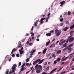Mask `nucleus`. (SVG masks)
<instances>
[{
	"label": "nucleus",
	"instance_id": "f257e3e1",
	"mask_svg": "<svg viewBox=\"0 0 74 74\" xmlns=\"http://www.w3.org/2000/svg\"><path fill=\"white\" fill-rule=\"evenodd\" d=\"M35 68L36 71V73H40L42 70V66L41 65H38V64H37Z\"/></svg>",
	"mask_w": 74,
	"mask_h": 74
},
{
	"label": "nucleus",
	"instance_id": "f03ea898",
	"mask_svg": "<svg viewBox=\"0 0 74 74\" xmlns=\"http://www.w3.org/2000/svg\"><path fill=\"white\" fill-rule=\"evenodd\" d=\"M74 45L73 43H72L71 44L69 45L68 47L67 46L66 48H65L63 50V51H65L66 49H68L69 50H71L73 49V48H71Z\"/></svg>",
	"mask_w": 74,
	"mask_h": 74
},
{
	"label": "nucleus",
	"instance_id": "7ed1b4c3",
	"mask_svg": "<svg viewBox=\"0 0 74 74\" xmlns=\"http://www.w3.org/2000/svg\"><path fill=\"white\" fill-rule=\"evenodd\" d=\"M45 18H41V19H40V21H39V19H38L37 21H36V23H35V26H36V27L37 26V23H38V22H40V23H41V24H42V23H43V22H43V21H44V20H45Z\"/></svg>",
	"mask_w": 74,
	"mask_h": 74
},
{
	"label": "nucleus",
	"instance_id": "20e7f679",
	"mask_svg": "<svg viewBox=\"0 0 74 74\" xmlns=\"http://www.w3.org/2000/svg\"><path fill=\"white\" fill-rule=\"evenodd\" d=\"M61 33L62 32L61 31H59L58 29L55 30V34L56 36H60Z\"/></svg>",
	"mask_w": 74,
	"mask_h": 74
},
{
	"label": "nucleus",
	"instance_id": "39448f33",
	"mask_svg": "<svg viewBox=\"0 0 74 74\" xmlns=\"http://www.w3.org/2000/svg\"><path fill=\"white\" fill-rule=\"evenodd\" d=\"M66 41V40H64V39H61L59 43V45H63V43H64V42Z\"/></svg>",
	"mask_w": 74,
	"mask_h": 74
},
{
	"label": "nucleus",
	"instance_id": "423d86ee",
	"mask_svg": "<svg viewBox=\"0 0 74 74\" xmlns=\"http://www.w3.org/2000/svg\"><path fill=\"white\" fill-rule=\"evenodd\" d=\"M36 61L37 63L39 62L38 63L39 64H41V63H42V62L44 61V59H42L41 60V59H38L36 60Z\"/></svg>",
	"mask_w": 74,
	"mask_h": 74
},
{
	"label": "nucleus",
	"instance_id": "0eeeda50",
	"mask_svg": "<svg viewBox=\"0 0 74 74\" xmlns=\"http://www.w3.org/2000/svg\"><path fill=\"white\" fill-rule=\"evenodd\" d=\"M69 38V41L70 42H73V41L74 40V38L73 37H72Z\"/></svg>",
	"mask_w": 74,
	"mask_h": 74
},
{
	"label": "nucleus",
	"instance_id": "6e6552de",
	"mask_svg": "<svg viewBox=\"0 0 74 74\" xmlns=\"http://www.w3.org/2000/svg\"><path fill=\"white\" fill-rule=\"evenodd\" d=\"M57 68H56L54 69H53V70H52L50 73H47V74H51L52 73H53L54 71H56V70H57Z\"/></svg>",
	"mask_w": 74,
	"mask_h": 74
},
{
	"label": "nucleus",
	"instance_id": "1a4fd4ad",
	"mask_svg": "<svg viewBox=\"0 0 74 74\" xmlns=\"http://www.w3.org/2000/svg\"><path fill=\"white\" fill-rule=\"evenodd\" d=\"M69 29V27H65L63 29V30L64 32H66Z\"/></svg>",
	"mask_w": 74,
	"mask_h": 74
},
{
	"label": "nucleus",
	"instance_id": "9d476101",
	"mask_svg": "<svg viewBox=\"0 0 74 74\" xmlns=\"http://www.w3.org/2000/svg\"><path fill=\"white\" fill-rule=\"evenodd\" d=\"M65 3V1H63L61 2H60V4L61 5H60V6L61 7L64 4V3Z\"/></svg>",
	"mask_w": 74,
	"mask_h": 74
},
{
	"label": "nucleus",
	"instance_id": "9b49d317",
	"mask_svg": "<svg viewBox=\"0 0 74 74\" xmlns=\"http://www.w3.org/2000/svg\"><path fill=\"white\" fill-rule=\"evenodd\" d=\"M8 72H9V70L8 69L6 71L5 74H11L12 73V72H10V73H8Z\"/></svg>",
	"mask_w": 74,
	"mask_h": 74
},
{
	"label": "nucleus",
	"instance_id": "f8f14e48",
	"mask_svg": "<svg viewBox=\"0 0 74 74\" xmlns=\"http://www.w3.org/2000/svg\"><path fill=\"white\" fill-rule=\"evenodd\" d=\"M65 58V56H64L63 58H62L61 60H62V61H64L65 60H66V59H67V57H66L64 58Z\"/></svg>",
	"mask_w": 74,
	"mask_h": 74
},
{
	"label": "nucleus",
	"instance_id": "ddd939ff",
	"mask_svg": "<svg viewBox=\"0 0 74 74\" xmlns=\"http://www.w3.org/2000/svg\"><path fill=\"white\" fill-rule=\"evenodd\" d=\"M17 66L16 65V64H15L12 66V69H15V68Z\"/></svg>",
	"mask_w": 74,
	"mask_h": 74
},
{
	"label": "nucleus",
	"instance_id": "4468645a",
	"mask_svg": "<svg viewBox=\"0 0 74 74\" xmlns=\"http://www.w3.org/2000/svg\"><path fill=\"white\" fill-rule=\"evenodd\" d=\"M19 52L20 53V55H22L23 52H24V51L22 50L21 49H20L19 50Z\"/></svg>",
	"mask_w": 74,
	"mask_h": 74
},
{
	"label": "nucleus",
	"instance_id": "2eb2a0df",
	"mask_svg": "<svg viewBox=\"0 0 74 74\" xmlns=\"http://www.w3.org/2000/svg\"><path fill=\"white\" fill-rule=\"evenodd\" d=\"M14 51H16V49L14 48L13 49L11 53V54H12V53H14Z\"/></svg>",
	"mask_w": 74,
	"mask_h": 74
},
{
	"label": "nucleus",
	"instance_id": "dca6fc26",
	"mask_svg": "<svg viewBox=\"0 0 74 74\" xmlns=\"http://www.w3.org/2000/svg\"><path fill=\"white\" fill-rule=\"evenodd\" d=\"M18 48H21V47H22V45H21V44L20 43H18Z\"/></svg>",
	"mask_w": 74,
	"mask_h": 74
},
{
	"label": "nucleus",
	"instance_id": "f3484780",
	"mask_svg": "<svg viewBox=\"0 0 74 74\" xmlns=\"http://www.w3.org/2000/svg\"><path fill=\"white\" fill-rule=\"evenodd\" d=\"M47 49L46 48H45L44 49L43 51V54H45V53H46V51H47Z\"/></svg>",
	"mask_w": 74,
	"mask_h": 74
},
{
	"label": "nucleus",
	"instance_id": "a211bd4d",
	"mask_svg": "<svg viewBox=\"0 0 74 74\" xmlns=\"http://www.w3.org/2000/svg\"><path fill=\"white\" fill-rule=\"evenodd\" d=\"M46 35L47 37L51 36V33H48L46 34Z\"/></svg>",
	"mask_w": 74,
	"mask_h": 74
},
{
	"label": "nucleus",
	"instance_id": "6ab92c4d",
	"mask_svg": "<svg viewBox=\"0 0 74 74\" xmlns=\"http://www.w3.org/2000/svg\"><path fill=\"white\" fill-rule=\"evenodd\" d=\"M60 53H61V50H58L57 52V54H58V55H59V54H60Z\"/></svg>",
	"mask_w": 74,
	"mask_h": 74
},
{
	"label": "nucleus",
	"instance_id": "aec40b11",
	"mask_svg": "<svg viewBox=\"0 0 74 74\" xmlns=\"http://www.w3.org/2000/svg\"><path fill=\"white\" fill-rule=\"evenodd\" d=\"M22 68L21 69V71H24V70L26 69V68L24 67H21Z\"/></svg>",
	"mask_w": 74,
	"mask_h": 74
},
{
	"label": "nucleus",
	"instance_id": "412c9836",
	"mask_svg": "<svg viewBox=\"0 0 74 74\" xmlns=\"http://www.w3.org/2000/svg\"><path fill=\"white\" fill-rule=\"evenodd\" d=\"M50 43V40L48 42H47L46 44V46H47V45H48L49 43Z\"/></svg>",
	"mask_w": 74,
	"mask_h": 74
},
{
	"label": "nucleus",
	"instance_id": "4be33fe9",
	"mask_svg": "<svg viewBox=\"0 0 74 74\" xmlns=\"http://www.w3.org/2000/svg\"><path fill=\"white\" fill-rule=\"evenodd\" d=\"M49 66H48L45 70V71H46V72H47V71H48V70H49Z\"/></svg>",
	"mask_w": 74,
	"mask_h": 74
},
{
	"label": "nucleus",
	"instance_id": "5701e85b",
	"mask_svg": "<svg viewBox=\"0 0 74 74\" xmlns=\"http://www.w3.org/2000/svg\"><path fill=\"white\" fill-rule=\"evenodd\" d=\"M48 19H49V17H47L46 18H45L46 21L45 22H48Z\"/></svg>",
	"mask_w": 74,
	"mask_h": 74
},
{
	"label": "nucleus",
	"instance_id": "b1692460",
	"mask_svg": "<svg viewBox=\"0 0 74 74\" xmlns=\"http://www.w3.org/2000/svg\"><path fill=\"white\" fill-rule=\"evenodd\" d=\"M70 69H71V70H74V66H72L71 67H70Z\"/></svg>",
	"mask_w": 74,
	"mask_h": 74
},
{
	"label": "nucleus",
	"instance_id": "393cba45",
	"mask_svg": "<svg viewBox=\"0 0 74 74\" xmlns=\"http://www.w3.org/2000/svg\"><path fill=\"white\" fill-rule=\"evenodd\" d=\"M60 60H61V59L59 58H58L56 60L57 62H60Z\"/></svg>",
	"mask_w": 74,
	"mask_h": 74
},
{
	"label": "nucleus",
	"instance_id": "a878e982",
	"mask_svg": "<svg viewBox=\"0 0 74 74\" xmlns=\"http://www.w3.org/2000/svg\"><path fill=\"white\" fill-rule=\"evenodd\" d=\"M62 68H63L62 67H61L57 71V72H59L60 71H61V70H62Z\"/></svg>",
	"mask_w": 74,
	"mask_h": 74
},
{
	"label": "nucleus",
	"instance_id": "bb28decb",
	"mask_svg": "<svg viewBox=\"0 0 74 74\" xmlns=\"http://www.w3.org/2000/svg\"><path fill=\"white\" fill-rule=\"evenodd\" d=\"M36 63H37V62L36 60L33 63V65H35V64H36Z\"/></svg>",
	"mask_w": 74,
	"mask_h": 74
},
{
	"label": "nucleus",
	"instance_id": "cd10ccee",
	"mask_svg": "<svg viewBox=\"0 0 74 74\" xmlns=\"http://www.w3.org/2000/svg\"><path fill=\"white\" fill-rule=\"evenodd\" d=\"M67 45V43H65L63 45V47H66V46Z\"/></svg>",
	"mask_w": 74,
	"mask_h": 74
},
{
	"label": "nucleus",
	"instance_id": "c85d7f7f",
	"mask_svg": "<svg viewBox=\"0 0 74 74\" xmlns=\"http://www.w3.org/2000/svg\"><path fill=\"white\" fill-rule=\"evenodd\" d=\"M15 69H12V72L14 73H15Z\"/></svg>",
	"mask_w": 74,
	"mask_h": 74
},
{
	"label": "nucleus",
	"instance_id": "c756f323",
	"mask_svg": "<svg viewBox=\"0 0 74 74\" xmlns=\"http://www.w3.org/2000/svg\"><path fill=\"white\" fill-rule=\"evenodd\" d=\"M68 15H71V12L69 11H68Z\"/></svg>",
	"mask_w": 74,
	"mask_h": 74
},
{
	"label": "nucleus",
	"instance_id": "7c9ffc66",
	"mask_svg": "<svg viewBox=\"0 0 74 74\" xmlns=\"http://www.w3.org/2000/svg\"><path fill=\"white\" fill-rule=\"evenodd\" d=\"M74 26H73L72 25L71 26L70 28V29H73V28H74Z\"/></svg>",
	"mask_w": 74,
	"mask_h": 74
},
{
	"label": "nucleus",
	"instance_id": "2f4dec72",
	"mask_svg": "<svg viewBox=\"0 0 74 74\" xmlns=\"http://www.w3.org/2000/svg\"><path fill=\"white\" fill-rule=\"evenodd\" d=\"M25 64H26L25 63L23 64V66H21V67H24V66H25Z\"/></svg>",
	"mask_w": 74,
	"mask_h": 74
},
{
	"label": "nucleus",
	"instance_id": "473e14b6",
	"mask_svg": "<svg viewBox=\"0 0 74 74\" xmlns=\"http://www.w3.org/2000/svg\"><path fill=\"white\" fill-rule=\"evenodd\" d=\"M51 15L50 13H49L48 14L47 17H49V18H50V16H49V15Z\"/></svg>",
	"mask_w": 74,
	"mask_h": 74
},
{
	"label": "nucleus",
	"instance_id": "72a5a7b5",
	"mask_svg": "<svg viewBox=\"0 0 74 74\" xmlns=\"http://www.w3.org/2000/svg\"><path fill=\"white\" fill-rule=\"evenodd\" d=\"M21 64H22V63H21V62H19V63H18V66H21Z\"/></svg>",
	"mask_w": 74,
	"mask_h": 74
},
{
	"label": "nucleus",
	"instance_id": "f704fd0d",
	"mask_svg": "<svg viewBox=\"0 0 74 74\" xmlns=\"http://www.w3.org/2000/svg\"><path fill=\"white\" fill-rule=\"evenodd\" d=\"M29 60H29V58H27V59H26V62H29Z\"/></svg>",
	"mask_w": 74,
	"mask_h": 74
},
{
	"label": "nucleus",
	"instance_id": "c9c22d12",
	"mask_svg": "<svg viewBox=\"0 0 74 74\" xmlns=\"http://www.w3.org/2000/svg\"><path fill=\"white\" fill-rule=\"evenodd\" d=\"M73 33H74V31H71L70 32V35H71V34H73Z\"/></svg>",
	"mask_w": 74,
	"mask_h": 74
},
{
	"label": "nucleus",
	"instance_id": "e433bc0d",
	"mask_svg": "<svg viewBox=\"0 0 74 74\" xmlns=\"http://www.w3.org/2000/svg\"><path fill=\"white\" fill-rule=\"evenodd\" d=\"M56 63H57V61H56V60L54 61L53 64H56Z\"/></svg>",
	"mask_w": 74,
	"mask_h": 74
},
{
	"label": "nucleus",
	"instance_id": "4c0bfd02",
	"mask_svg": "<svg viewBox=\"0 0 74 74\" xmlns=\"http://www.w3.org/2000/svg\"><path fill=\"white\" fill-rule=\"evenodd\" d=\"M63 21V18H60V22H62Z\"/></svg>",
	"mask_w": 74,
	"mask_h": 74
},
{
	"label": "nucleus",
	"instance_id": "58836bf2",
	"mask_svg": "<svg viewBox=\"0 0 74 74\" xmlns=\"http://www.w3.org/2000/svg\"><path fill=\"white\" fill-rule=\"evenodd\" d=\"M73 36V35H71L70 36H69V37L68 38V39H69V38H71V37Z\"/></svg>",
	"mask_w": 74,
	"mask_h": 74
},
{
	"label": "nucleus",
	"instance_id": "ea45409f",
	"mask_svg": "<svg viewBox=\"0 0 74 74\" xmlns=\"http://www.w3.org/2000/svg\"><path fill=\"white\" fill-rule=\"evenodd\" d=\"M55 43H53L51 45V46H52V47H54V46L55 45Z\"/></svg>",
	"mask_w": 74,
	"mask_h": 74
},
{
	"label": "nucleus",
	"instance_id": "a19ab883",
	"mask_svg": "<svg viewBox=\"0 0 74 74\" xmlns=\"http://www.w3.org/2000/svg\"><path fill=\"white\" fill-rule=\"evenodd\" d=\"M48 63L47 62H45V64H44V66H45L46 65H47V64Z\"/></svg>",
	"mask_w": 74,
	"mask_h": 74
},
{
	"label": "nucleus",
	"instance_id": "79ce46f5",
	"mask_svg": "<svg viewBox=\"0 0 74 74\" xmlns=\"http://www.w3.org/2000/svg\"><path fill=\"white\" fill-rule=\"evenodd\" d=\"M26 66H29V64L27 63H26Z\"/></svg>",
	"mask_w": 74,
	"mask_h": 74
},
{
	"label": "nucleus",
	"instance_id": "37998d69",
	"mask_svg": "<svg viewBox=\"0 0 74 74\" xmlns=\"http://www.w3.org/2000/svg\"><path fill=\"white\" fill-rule=\"evenodd\" d=\"M29 46H32V45H33V43H31L29 44Z\"/></svg>",
	"mask_w": 74,
	"mask_h": 74
},
{
	"label": "nucleus",
	"instance_id": "c03bdc74",
	"mask_svg": "<svg viewBox=\"0 0 74 74\" xmlns=\"http://www.w3.org/2000/svg\"><path fill=\"white\" fill-rule=\"evenodd\" d=\"M19 54H17L16 55V56L17 57H19Z\"/></svg>",
	"mask_w": 74,
	"mask_h": 74
},
{
	"label": "nucleus",
	"instance_id": "a18cd8bd",
	"mask_svg": "<svg viewBox=\"0 0 74 74\" xmlns=\"http://www.w3.org/2000/svg\"><path fill=\"white\" fill-rule=\"evenodd\" d=\"M29 41H27L26 42V44H27V45H28V44H29Z\"/></svg>",
	"mask_w": 74,
	"mask_h": 74
},
{
	"label": "nucleus",
	"instance_id": "49530a36",
	"mask_svg": "<svg viewBox=\"0 0 74 74\" xmlns=\"http://www.w3.org/2000/svg\"><path fill=\"white\" fill-rule=\"evenodd\" d=\"M65 23L66 24H69V22L68 21H67Z\"/></svg>",
	"mask_w": 74,
	"mask_h": 74
},
{
	"label": "nucleus",
	"instance_id": "de8ad7c7",
	"mask_svg": "<svg viewBox=\"0 0 74 74\" xmlns=\"http://www.w3.org/2000/svg\"><path fill=\"white\" fill-rule=\"evenodd\" d=\"M63 23H61L60 24V26H63Z\"/></svg>",
	"mask_w": 74,
	"mask_h": 74
},
{
	"label": "nucleus",
	"instance_id": "09e8293b",
	"mask_svg": "<svg viewBox=\"0 0 74 74\" xmlns=\"http://www.w3.org/2000/svg\"><path fill=\"white\" fill-rule=\"evenodd\" d=\"M29 41L31 42L32 41V40H31V38L30 37H29Z\"/></svg>",
	"mask_w": 74,
	"mask_h": 74
},
{
	"label": "nucleus",
	"instance_id": "8fccbe9b",
	"mask_svg": "<svg viewBox=\"0 0 74 74\" xmlns=\"http://www.w3.org/2000/svg\"><path fill=\"white\" fill-rule=\"evenodd\" d=\"M51 55V53H49L47 55V56H49Z\"/></svg>",
	"mask_w": 74,
	"mask_h": 74
},
{
	"label": "nucleus",
	"instance_id": "3c124183",
	"mask_svg": "<svg viewBox=\"0 0 74 74\" xmlns=\"http://www.w3.org/2000/svg\"><path fill=\"white\" fill-rule=\"evenodd\" d=\"M73 54H74V53H71L69 54V56H71V55H73Z\"/></svg>",
	"mask_w": 74,
	"mask_h": 74
},
{
	"label": "nucleus",
	"instance_id": "603ef678",
	"mask_svg": "<svg viewBox=\"0 0 74 74\" xmlns=\"http://www.w3.org/2000/svg\"><path fill=\"white\" fill-rule=\"evenodd\" d=\"M36 40L37 41H40V40L38 38L36 39Z\"/></svg>",
	"mask_w": 74,
	"mask_h": 74
},
{
	"label": "nucleus",
	"instance_id": "864d4df0",
	"mask_svg": "<svg viewBox=\"0 0 74 74\" xmlns=\"http://www.w3.org/2000/svg\"><path fill=\"white\" fill-rule=\"evenodd\" d=\"M71 52V50H69V51H68V53H70Z\"/></svg>",
	"mask_w": 74,
	"mask_h": 74
},
{
	"label": "nucleus",
	"instance_id": "5fc2aeb1",
	"mask_svg": "<svg viewBox=\"0 0 74 74\" xmlns=\"http://www.w3.org/2000/svg\"><path fill=\"white\" fill-rule=\"evenodd\" d=\"M15 56V55H14V54H13L12 55V57H14V56Z\"/></svg>",
	"mask_w": 74,
	"mask_h": 74
},
{
	"label": "nucleus",
	"instance_id": "6e6d98bb",
	"mask_svg": "<svg viewBox=\"0 0 74 74\" xmlns=\"http://www.w3.org/2000/svg\"><path fill=\"white\" fill-rule=\"evenodd\" d=\"M30 72V71H28L26 73V74H28V73H29Z\"/></svg>",
	"mask_w": 74,
	"mask_h": 74
},
{
	"label": "nucleus",
	"instance_id": "4d7b16f0",
	"mask_svg": "<svg viewBox=\"0 0 74 74\" xmlns=\"http://www.w3.org/2000/svg\"><path fill=\"white\" fill-rule=\"evenodd\" d=\"M54 31L53 30H52L50 32V33H53V32Z\"/></svg>",
	"mask_w": 74,
	"mask_h": 74
},
{
	"label": "nucleus",
	"instance_id": "13d9d810",
	"mask_svg": "<svg viewBox=\"0 0 74 74\" xmlns=\"http://www.w3.org/2000/svg\"><path fill=\"white\" fill-rule=\"evenodd\" d=\"M34 33H33L32 35L31 36H34Z\"/></svg>",
	"mask_w": 74,
	"mask_h": 74
},
{
	"label": "nucleus",
	"instance_id": "bf43d9fd",
	"mask_svg": "<svg viewBox=\"0 0 74 74\" xmlns=\"http://www.w3.org/2000/svg\"><path fill=\"white\" fill-rule=\"evenodd\" d=\"M66 42H67V43H68V42H69V40L68 39L67 40Z\"/></svg>",
	"mask_w": 74,
	"mask_h": 74
},
{
	"label": "nucleus",
	"instance_id": "052dcab7",
	"mask_svg": "<svg viewBox=\"0 0 74 74\" xmlns=\"http://www.w3.org/2000/svg\"><path fill=\"white\" fill-rule=\"evenodd\" d=\"M53 57H54V58H55V54H53L52 55Z\"/></svg>",
	"mask_w": 74,
	"mask_h": 74
},
{
	"label": "nucleus",
	"instance_id": "680f3d73",
	"mask_svg": "<svg viewBox=\"0 0 74 74\" xmlns=\"http://www.w3.org/2000/svg\"><path fill=\"white\" fill-rule=\"evenodd\" d=\"M32 51L33 52V53H34L36 52V50H34Z\"/></svg>",
	"mask_w": 74,
	"mask_h": 74
},
{
	"label": "nucleus",
	"instance_id": "e2e57ef3",
	"mask_svg": "<svg viewBox=\"0 0 74 74\" xmlns=\"http://www.w3.org/2000/svg\"><path fill=\"white\" fill-rule=\"evenodd\" d=\"M40 53H41V52H38V55H40Z\"/></svg>",
	"mask_w": 74,
	"mask_h": 74
},
{
	"label": "nucleus",
	"instance_id": "0e129e2a",
	"mask_svg": "<svg viewBox=\"0 0 74 74\" xmlns=\"http://www.w3.org/2000/svg\"><path fill=\"white\" fill-rule=\"evenodd\" d=\"M62 18V15L60 16V18L59 19H61Z\"/></svg>",
	"mask_w": 74,
	"mask_h": 74
},
{
	"label": "nucleus",
	"instance_id": "69168bd1",
	"mask_svg": "<svg viewBox=\"0 0 74 74\" xmlns=\"http://www.w3.org/2000/svg\"><path fill=\"white\" fill-rule=\"evenodd\" d=\"M33 29H34L33 26H32V28L31 29V30H33Z\"/></svg>",
	"mask_w": 74,
	"mask_h": 74
},
{
	"label": "nucleus",
	"instance_id": "338daca9",
	"mask_svg": "<svg viewBox=\"0 0 74 74\" xmlns=\"http://www.w3.org/2000/svg\"><path fill=\"white\" fill-rule=\"evenodd\" d=\"M30 53H31V54H33V51H31L30 52Z\"/></svg>",
	"mask_w": 74,
	"mask_h": 74
},
{
	"label": "nucleus",
	"instance_id": "774afa93",
	"mask_svg": "<svg viewBox=\"0 0 74 74\" xmlns=\"http://www.w3.org/2000/svg\"><path fill=\"white\" fill-rule=\"evenodd\" d=\"M74 60V58L72 59L71 61L73 62Z\"/></svg>",
	"mask_w": 74,
	"mask_h": 74
}]
</instances>
